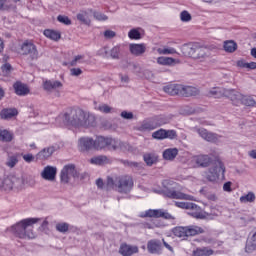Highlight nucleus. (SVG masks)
Listing matches in <instances>:
<instances>
[{
  "label": "nucleus",
  "instance_id": "obj_43",
  "mask_svg": "<svg viewBox=\"0 0 256 256\" xmlns=\"http://www.w3.org/2000/svg\"><path fill=\"white\" fill-rule=\"evenodd\" d=\"M128 37L129 39L137 41L141 39V32H139L137 29H131L128 33Z\"/></svg>",
  "mask_w": 256,
  "mask_h": 256
},
{
  "label": "nucleus",
  "instance_id": "obj_35",
  "mask_svg": "<svg viewBox=\"0 0 256 256\" xmlns=\"http://www.w3.org/2000/svg\"><path fill=\"white\" fill-rule=\"evenodd\" d=\"M76 17L83 25H91V19L89 18V12H87V10L80 11Z\"/></svg>",
  "mask_w": 256,
  "mask_h": 256
},
{
  "label": "nucleus",
  "instance_id": "obj_60",
  "mask_svg": "<svg viewBox=\"0 0 256 256\" xmlns=\"http://www.w3.org/2000/svg\"><path fill=\"white\" fill-rule=\"evenodd\" d=\"M96 185H97L98 189H103V187H105V183L103 182V179H101V178H98L96 180Z\"/></svg>",
  "mask_w": 256,
  "mask_h": 256
},
{
  "label": "nucleus",
  "instance_id": "obj_26",
  "mask_svg": "<svg viewBox=\"0 0 256 256\" xmlns=\"http://www.w3.org/2000/svg\"><path fill=\"white\" fill-rule=\"evenodd\" d=\"M63 87V83L61 81H51V80H45L43 82V89L44 91H47V93H51V91H55V89H61Z\"/></svg>",
  "mask_w": 256,
  "mask_h": 256
},
{
  "label": "nucleus",
  "instance_id": "obj_10",
  "mask_svg": "<svg viewBox=\"0 0 256 256\" xmlns=\"http://www.w3.org/2000/svg\"><path fill=\"white\" fill-rule=\"evenodd\" d=\"M21 52L22 55H28L31 61H37V59L40 57L37 46L29 40L23 42L21 45Z\"/></svg>",
  "mask_w": 256,
  "mask_h": 256
},
{
  "label": "nucleus",
  "instance_id": "obj_30",
  "mask_svg": "<svg viewBox=\"0 0 256 256\" xmlns=\"http://www.w3.org/2000/svg\"><path fill=\"white\" fill-rule=\"evenodd\" d=\"M213 253H215V251H213V249L209 248V247H198L195 250H193L192 255L193 256H211L213 255Z\"/></svg>",
  "mask_w": 256,
  "mask_h": 256
},
{
  "label": "nucleus",
  "instance_id": "obj_28",
  "mask_svg": "<svg viewBox=\"0 0 256 256\" xmlns=\"http://www.w3.org/2000/svg\"><path fill=\"white\" fill-rule=\"evenodd\" d=\"M157 63L158 65H165V66L171 67L173 65H177L181 63V60L171 58V57L160 56L157 58Z\"/></svg>",
  "mask_w": 256,
  "mask_h": 256
},
{
  "label": "nucleus",
  "instance_id": "obj_52",
  "mask_svg": "<svg viewBox=\"0 0 256 256\" xmlns=\"http://www.w3.org/2000/svg\"><path fill=\"white\" fill-rule=\"evenodd\" d=\"M22 157L26 163H33V161H35V156H33V154H24Z\"/></svg>",
  "mask_w": 256,
  "mask_h": 256
},
{
  "label": "nucleus",
  "instance_id": "obj_48",
  "mask_svg": "<svg viewBox=\"0 0 256 256\" xmlns=\"http://www.w3.org/2000/svg\"><path fill=\"white\" fill-rule=\"evenodd\" d=\"M98 110H100L101 113H111V111H113V108H111L107 104H102L98 107Z\"/></svg>",
  "mask_w": 256,
  "mask_h": 256
},
{
  "label": "nucleus",
  "instance_id": "obj_41",
  "mask_svg": "<svg viewBox=\"0 0 256 256\" xmlns=\"http://www.w3.org/2000/svg\"><path fill=\"white\" fill-rule=\"evenodd\" d=\"M157 53H159V55H175L177 50H175V48H158Z\"/></svg>",
  "mask_w": 256,
  "mask_h": 256
},
{
  "label": "nucleus",
  "instance_id": "obj_47",
  "mask_svg": "<svg viewBox=\"0 0 256 256\" xmlns=\"http://www.w3.org/2000/svg\"><path fill=\"white\" fill-rule=\"evenodd\" d=\"M57 20L59 23H63L64 25H71V19H69L67 16L59 15Z\"/></svg>",
  "mask_w": 256,
  "mask_h": 256
},
{
  "label": "nucleus",
  "instance_id": "obj_23",
  "mask_svg": "<svg viewBox=\"0 0 256 256\" xmlns=\"http://www.w3.org/2000/svg\"><path fill=\"white\" fill-rule=\"evenodd\" d=\"M41 175L46 181H55V177H57V168L46 166Z\"/></svg>",
  "mask_w": 256,
  "mask_h": 256
},
{
  "label": "nucleus",
  "instance_id": "obj_21",
  "mask_svg": "<svg viewBox=\"0 0 256 256\" xmlns=\"http://www.w3.org/2000/svg\"><path fill=\"white\" fill-rule=\"evenodd\" d=\"M192 162L196 164V167H209L211 157L209 155H196L192 158Z\"/></svg>",
  "mask_w": 256,
  "mask_h": 256
},
{
  "label": "nucleus",
  "instance_id": "obj_33",
  "mask_svg": "<svg viewBox=\"0 0 256 256\" xmlns=\"http://www.w3.org/2000/svg\"><path fill=\"white\" fill-rule=\"evenodd\" d=\"M0 115L2 119H12V117L19 115V112L16 108H6L1 111Z\"/></svg>",
  "mask_w": 256,
  "mask_h": 256
},
{
  "label": "nucleus",
  "instance_id": "obj_59",
  "mask_svg": "<svg viewBox=\"0 0 256 256\" xmlns=\"http://www.w3.org/2000/svg\"><path fill=\"white\" fill-rule=\"evenodd\" d=\"M245 249L246 253H251V251H255V245L247 243Z\"/></svg>",
  "mask_w": 256,
  "mask_h": 256
},
{
  "label": "nucleus",
  "instance_id": "obj_4",
  "mask_svg": "<svg viewBox=\"0 0 256 256\" xmlns=\"http://www.w3.org/2000/svg\"><path fill=\"white\" fill-rule=\"evenodd\" d=\"M163 91L168 95H178L179 97H196V95H199V89L196 87L182 84H168L163 87Z\"/></svg>",
  "mask_w": 256,
  "mask_h": 256
},
{
  "label": "nucleus",
  "instance_id": "obj_44",
  "mask_svg": "<svg viewBox=\"0 0 256 256\" xmlns=\"http://www.w3.org/2000/svg\"><path fill=\"white\" fill-rule=\"evenodd\" d=\"M12 69L13 67L9 63H5L4 65L1 66V71L3 75H5V77H7V75L11 73Z\"/></svg>",
  "mask_w": 256,
  "mask_h": 256
},
{
  "label": "nucleus",
  "instance_id": "obj_18",
  "mask_svg": "<svg viewBox=\"0 0 256 256\" xmlns=\"http://www.w3.org/2000/svg\"><path fill=\"white\" fill-rule=\"evenodd\" d=\"M139 253V247L135 245H129L127 243H122L119 248V254L122 256H132Z\"/></svg>",
  "mask_w": 256,
  "mask_h": 256
},
{
  "label": "nucleus",
  "instance_id": "obj_27",
  "mask_svg": "<svg viewBox=\"0 0 256 256\" xmlns=\"http://www.w3.org/2000/svg\"><path fill=\"white\" fill-rule=\"evenodd\" d=\"M197 133L200 135V137H202V139H205V141H209L210 143L217 142V134L210 133L205 128L198 129Z\"/></svg>",
  "mask_w": 256,
  "mask_h": 256
},
{
  "label": "nucleus",
  "instance_id": "obj_25",
  "mask_svg": "<svg viewBox=\"0 0 256 256\" xmlns=\"http://www.w3.org/2000/svg\"><path fill=\"white\" fill-rule=\"evenodd\" d=\"M233 105H239L240 103L242 105H245L246 107H255V99H253L250 96H243L242 94H240V97L238 99H236L235 101H232Z\"/></svg>",
  "mask_w": 256,
  "mask_h": 256
},
{
  "label": "nucleus",
  "instance_id": "obj_42",
  "mask_svg": "<svg viewBox=\"0 0 256 256\" xmlns=\"http://www.w3.org/2000/svg\"><path fill=\"white\" fill-rule=\"evenodd\" d=\"M143 160L148 167H151L153 163H155V156H153L151 153H146L143 155Z\"/></svg>",
  "mask_w": 256,
  "mask_h": 256
},
{
  "label": "nucleus",
  "instance_id": "obj_53",
  "mask_svg": "<svg viewBox=\"0 0 256 256\" xmlns=\"http://www.w3.org/2000/svg\"><path fill=\"white\" fill-rule=\"evenodd\" d=\"M117 35V33H115V31H112V30H106L104 32V37L106 39H113V37H115Z\"/></svg>",
  "mask_w": 256,
  "mask_h": 256
},
{
  "label": "nucleus",
  "instance_id": "obj_55",
  "mask_svg": "<svg viewBox=\"0 0 256 256\" xmlns=\"http://www.w3.org/2000/svg\"><path fill=\"white\" fill-rule=\"evenodd\" d=\"M121 117L123 119H133V112L122 111Z\"/></svg>",
  "mask_w": 256,
  "mask_h": 256
},
{
  "label": "nucleus",
  "instance_id": "obj_49",
  "mask_svg": "<svg viewBox=\"0 0 256 256\" xmlns=\"http://www.w3.org/2000/svg\"><path fill=\"white\" fill-rule=\"evenodd\" d=\"M181 21L187 22L191 21V14H189L186 10L182 11L180 14Z\"/></svg>",
  "mask_w": 256,
  "mask_h": 256
},
{
  "label": "nucleus",
  "instance_id": "obj_61",
  "mask_svg": "<svg viewBox=\"0 0 256 256\" xmlns=\"http://www.w3.org/2000/svg\"><path fill=\"white\" fill-rule=\"evenodd\" d=\"M246 69H251V70L256 69V62H250V63L248 62Z\"/></svg>",
  "mask_w": 256,
  "mask_h": 256
},
{
  "label": "nucleus",
  "instance_id": "obj_54",
  "mask_svg": "<svg viewBox=\"0 0 256 256\" xmlns=\"http://www.w3.org/2000/svg\"><path fill=\"white\" fill-rule=\"evenodd\" d=\"M231 185H232L231 181L224 183L223 191H225L226 193H231V191H233V189L231 188Z\"/></svg>",
  "mask_w": 256,
  "mask_h": 256
},
{
  "label": "nucleus",
  "instance_id": "obj_46",
  "mask_svg": "<svg viewBox=\"0 0 256 256\" xmlns=\"http://www.w3.org/2000/svg\"><path fill=\"white\" fill-rule=\"evenodd\" d=\"M17 163H19V160L17 159V157L12 156V157H9L6 165H7V167L13 168L17 165Z\"/></svg>",
  "mask_w": 256,
  "mask_h": 256
},
{
  "label": "nucleus",
  "instance_id": "obj_29",
  "mask_svg": "<svg viewBox=\"0 0 256 256\" xmlns=\"http://www.w3.org/2000/svg\"><path fill=\"white\" fill-rule=\"evenodd\" d=\"M55 151L54 147H48V148H44L43 150H41L37 155V159H39L40 161H45L46 159H49V157H51V155H53Z\"/></svg>",
  "mask_w": 256,
  "mask_h": 256
},
{
  "label": "nucleus",
  "instance_id": "obj_1",
  "mask_svg": "<svg viewBox=\"0 0 256 256\" xmlns=\"http://www.w3.org/2000/svg\"><path fill=\"white\" fill-rule=\"evenodd\" d=\"M64 125L72 127H93L95 118L87 117V114L81 108H69L63 115Z\"/></svg>",
  "mask_w": 256,
  "mask_h": 256
},
{
  "label": "nucleus",
  "instance_id": "obj_39",
  "mask_svg": "<svg viewBox=\"0 0 256 256\" xmlns=\"http://www.w3.org/2000/svg\"><path fill=\"white\" fill-rule=\"evenodd\" d=\"M56 231H58V233H67V231H69V223H66V222L57 223Z\"/></svg>",
  "mask_w": 256,
  "mask_h": 256
},
{
  "label": "nucleus",
  "instance_id": "obj_40",
  "mask_svg": "<svg viewBox=\"0 0 256 256\" xmlns=\"http://www.w3.org/2000/svg\"><path fill=\"white\" fill-rule=\"evenodd\" d=\"M121 55V45H116L110 50V56L112 59H119Z\"/></svg>",
  "mask_w": 256,
  "mask_h": 256
},
{
  "label": "nucleus",
  "instance_id": "obj_32",
  "mask_svg": "<svg viewBox=\"0 0 256 256\" xmlns=\"http://www.w3.org/2000/svg\"><path fill=\"white\" fill-rule=\"evenodd\" d=\"M177 155H179V150L177 148H168L163 152V158L166 161H173Z\"/></svg>",
  "mask_w": 256,
  "mask_h": 256
},
{
  "label": "nucleus",
  "instance_id": "obj_16",
  "mask_svg": "<svg viewBox=\"0 0 256 256\" xmlns=\"http://www.w3.org/2000/svg\"><path fill=\"white\" fill-rule=\"evenodd\" d=\"M147 250L152 255H161L163 253V246L161 241L157 239L149 240L147 243Z\"/></svg>",
  "mask_w": 256,
  "mask_h": 256
},
{
  "label": "nucleus",
  "instance_id": "obj_58",
  "mask_svg": "<svg viewBox=\"0 0 256 256\" xmlns=\"http://www.w3.org/2000/svg\"><path fill=\"white\" fill-rule=\"evenodd\" d=\"M162 243H163L164 247H165L166 249H168V251H170L171 253H174L173 246L169 245V243H167V242L165 241V239H162Z\"/></svg>",
  "mask_w": 256,
  "mask_h": 256
},
{
  "label": "nucleus",
  "instance_id": "obj_36",
  "mask_svg": "<svg viewBox=\"0 0 256 256\" xmlns=\"http://www.w3.org/2000/svg\"><path fill=\"white\" fill-rule=\"evenodd\" d=\"M44 35L52 41H59L61 39V32L51 29L44 30Z\"/></svg>",
  "mask_w": 256,
  "mask_h": 256
},
{
  "label": "nucleus",
  "instance_id": "obj_51",
  "mask_svg": "<svg viewBox=\"0 0 256 256\" xmlns=\"http://www.w3.org/2000/svg\"><path fill=\"white\" fill-rule=\"evenodd\" d=\"M83 57H84L83 55L75 56L74 59L68 63V65H70V67H75L77 65V62L81 61V59H83Z\"/></svg>",
  "mask_w": 256,
  "mask_h": 256
},
{
  "label": "nucleus",
  "instance_id": "obj_3",
  "mask_svg": "<svg viewBox=\"0 0 256 256\" xmlns=\"http://www.w3.org/2000/svg\"><path fill=\"white\" fill-rule=\"evenodd\" d=\"M39 221V218H26L12 226V233L18 239H35L33 225Z\"/></svg>",
  "mask_w": 256,
  "mask_h": 256
},
{
  "label": "nucleus",
  "instance_id": "obj_14",
  "mask_svg": "<svg viewBox=\"0 0 256 256\" xmlns=\"http://www.w3.org/2000/svg\"><path fill=\"white\" fill-rule=\"evenodd\" d=\"M91 149H95V140L90 137H82L78 140V150L81 153H85V151H91Z\"/></svg>",
  "mask_w": 256,
  "mask_h": 256
},
{
  "label": "nucleus",
  "instance_id": "obj_12",
  "mask_svg": "<svg viewBox=\"0 0 256 256\" xmlns=\"http://www.w3.org/2000/svg\"><path fill=\"white\" fill-rule=\"evenodd\" d=\"M164 194L169 199H180L183 201H194L195 199V197L192 195L185 194L181 191H176L174 189H169V188H166V190H164Z\"/></svg>",
  "mask_w": 256,
  "mask_h": 256
},
{
  "label": "nucleus",
  "instance_id": "obj_63",
  "mask_svg": "<svg viewBox=\"0 0 256 256\" xmlns=\"http://www.w3.org/2000/svg\"><path fill=\"white\" fill-rule=\"evenodd\" d=\"M250 157H252V159H256V150H252L249 152Z\"/></svg>",
  "mask_w": 256,
  "mask_h": 256
},
{
  "label": "nucleus",
  "instance_id": "obj_62",
  "mask_svg": "<svg viewBox=\"0 0 256 256\" xmlns=\"http://www.w3.org/2000/svg\"><path fill=\"white\" fill-rule=\"evenodd\" d=\"M5 49V42L0 38V53H3Z\"/></svg>",
  "mask_w": 256,
  "mask_h": 256
},
{
  "label": "nucleus",
  "instance_id": "obj_22",
  "mask_svg": "<svg viewBox=\"0 0 256 256\" xmlns=\"http://www.w3.org/2000/svg\"><path fill=\"white\" fill-rule=\"evenodd\" d=\"M129 51L132 55H135V57H139L143 55L145 51H147V45H145V43H142V44L132 43L129 45Z\"/></svg>",
  "mask_w": 256,
  "mask_h": 256
},
{
  "label": "nucleus",
  "instance_id": "obj_20",
  "mask_svg": "<svg viewBox=\"0 0 256 256\" xmlns=\"http://www.w3.org/2000/svg\"><path fill=\"white\" fill-rule=\"evenodd\" d=\"M13 89L14 93L19 97H25V95H29L30 93L29 86L20 81L13 84Z\"/></svg>",
  "mask_w": 256,
  "mask_h": 256
},
{
  "label": "nucleus",
  "instance_id": "obj_45",
  "mask_svg": "<svg viewBox=\"0 0 256 256\" xmlns=\"http://www.w3.org/2000/svg\"><path fill=\"white\" fill-rule=\"evenodd\" d=\"M93 17L96 19V21H107V19H109L107 15L101 12H93Z\"/></svg>",
  "mask_w": 256,
  "mask_h": 256
},
{
  "label": "nucleus",
  "instance_id": "obj_9",
  "mask_svg": "<svg viewBox=\"0 0 256 256\" xmlns=\"http://www.w3.org/2000/svg\"><path fill=\"white\" fill-rule=\"evenodd\" d=\"M208 97H214V99H221V97H227L231 101H237L241 97V93L235 90H227L221 87H214L208 92Z\"/></svg>",
  "mask_w": 256,
  "mask_h": 256
},
{
  "label": "nucleus",
  "instance_id": "obj_57",
  "mask_svg": "<svg viewBox=\"0 0 256 256\" xmlns=\"http://www.w3.org/2000/svg\"><path fill=\"white\" fill-rule=\"evenodd\" d=\"M247 63L245 60H238L237 61V67H241L242 69H247Z\"/></svg>",
  "mask_w": 256,
  "mask_h": 256
},
{
  "label": "nucleus",
  "instance_id": "obj_7",
  "mask_svg": "<svg viewBox=\"0 0 256 256\" xmlns=\"http://www.w3.org/2000/svg\"><path fill=\"white\" fill-rule=\"evenodd\" d=\"M183 53L191 59L203 61L207 59V48L199 45V43L188 44L183 47Z\"/></svg>",
  "mask_w": 256,
  "mask_h": 256
},
{
  "label": "nucleus",
  "instance_id": "obj_15",
  "mask_svg": "<svg viewBox=\"0 0 256 256\" xmlns=\"http://www.w3.org/2000/svg\"><path fill=\"white\" fill-rule=\"evenodd\" d=\"M144 217H150L154 219H159L162 217V219H173V216L169 214L168 212H164L161 209H149L145 212Z\"/></svg>",
  "mask_w": 256,
  "mask_h": 256
},
{
  "label": "nucleus",
  "instance_id": "obj_50",
  "mask_svg": "<svg viewBox=\"0 0 256 256\" xmlns=\"http://www.w3.org/2000/svg\"><path fill=\"white\" fill-rule=\"evenodd\" d=\"M83 74V70L81 68H72L70 69V75L72 77H79V75Z\"/></svg>",
  "mask_w": 256,
  "mask_h": 256
},
{
  "label": "nucleus",
  "instance_id": "obj_19",
  "mask_svg": "<svg viewBox=\"0 0 256 256\" xmlns=\"http://www.w3.org/2000/svg\"><path fill=\"white\" fill-rule=\"evenodd\" d=\"M190 209L192 211L190 212L191 217H194V219H207L209 217V213L205 212L201 207L197 206L194 203L190 204Z\"/></svg>",
  "mask_w": 256,
  "mask_h": 256
},
{
  "label": "nucleus",
  "instance_id": "obj_31",
  "mask_svg": "<svg viewBox=\"0 0 256 256\" xmlns=\"http://www.w3.org/2000/svg\"><path fill=\"white\" fill-rule=\"evenodd\" d=\"M90 163L92 165H109L111 163V159H109L107 156H95L90 159Z\"/></svg>",
  "mask_w": 256,
  "mask_h": 256
},
{
  "label": "nucleus",
  "instance_id": "obj_17",
  "mask_svg": "<svg viewBox=\"0 0 256 256\" xmlns=\"http://www.w3.org/2000/svg\"><path fill=\"white\" fill-rule=\"evenodd\" d=\"M161 127V124L157 123V118H149L144 120L138 127V131H153Z\"/></svg>",
  "mask_w": 256,
  "mask_h": 256
},
{
  "label": "nucleus",
  "instance_id": "obj_24",
  "mask_svg": "<svg viewBox=\"0 0 256 256\" xmlns=\"http://www.w3.org/2000/svg\"><path fill=\"white\" fill-rule=\"evenodd\" d=\"M17 183V177L15 176H7L3 179L1 189L2 191H13V187Z\"/></svg>",
  "mask_w": 256,
  "mask_h": 256
},
{
  "label": "nucleus",
  "instance_id": "obj_37",
  "mask_svg": "<svg viewBox=\"0 0 256 256\" xmlns=\"http://www.w3.org/2000/svg\"><path fill=\"white\" fill-rule=\"evenodd\" d=\"M0 141L10 143V141H13V133L8 130H0Z\"/></svg>",
  "mask_w": 256,
  "mask_h": 256
},
{
  "label": "nucleus",
  "instance_id": "obj_8",
  "mask_svg": "<svg viewBox=\"0 0 256 256\" xmlns=\"http://www.w3.org/2000/svg\"><path fill=\"white\" fill-rule=\"evenodd\" d=\"M206 179L212 183H217L219 179H221V181H225V164H223L219 159L216 160L215 165L209 169Z\"/></svg>",
  "mask_w": 256,
  "mask_h": 256
},
{
  "label": "nucleus",
  "instance_id": "obj_64",
  "mask_svg": "<svg viewBox=\"0 0 256 256\" xmlns=\"http://www.w3.org/2000/svg\"><path fill=\"white\" fill-rule=\"evenodd\" d=\"M251 55L256 59V48L251 49Z\"/></svg>",
  "mask_w": 256,
  "mask_h": 256
},
{
  "label": "nucleus",
  "instance_id": "obj_34",
  "mask_svg": "<svg viewBox=\"0 0 256 256\" xmlns=\"http://www.w3.org/2000/svg\"><path fill=\"white\" fill-rule=\"evenodd\" d=\"M237 47V44L233 40H226L223 43V49L226 53H235Z\"/></svg>",
  "mask_w": 256,
  "mask_h": 256
},
{
  "label": "nucleus",
  "instance_id": "obj_6",
  "mask_svg": "<svg viewBox=\"0 0 256 256\" xmlns=\"http://www.w3.org/2000/svg\"><path fill=\"white\" fill-rule=\"evenodd\" d=\"M122 147H123V143L113 138L98 136L94 140V149H96V151H101V149H109L110 151H117V149H121Z\"/></svg>",
  "mask_w": 256,
  "mask_h": 256
},
{
  "label": "nucleus",
  "instance_id": "obj_13",
  "mask_svg": "<svg viewBox=\"0 0 256 256\" xmlns=\"http://www.w3.org/2000/svg\"><path fill=\"white\" fill-rule=\"evenodd\" d=\"M77 170L75 169V165L68 164L63 167L60 174V179L62 183H69V177H76Z\"/></svg>",
  "mask_w": 256,
  "mask_h": 256
},
{
  "label": "nucleus",
  "instance_id": "obj_5",
  "mask_svg": "<svg viewBox=\"0 0 256 256\" xmlns=\"http://www.w3.org/2000/svg\"><path fill=\"white\" fill-rule=\"evenodd\" d=\"M203 233H205V228L197 225L176 226L172 229L174 237L181 239V241H187L189 237H197Z\"/></svg>",
  "mask_w": 256,
  "mask_h": 256
},
{
  "label": "nucleus",
  "instance_id": "obj_2",
  "mask_svg": "<svg viewBox=\"0 0 256 256\" xmlns=\"http://www.w3.org/2000/svg\"><path fill=\"white\" fill-rule=\"evenodd\" d=\"M133 187H135V180H133V176L129 174L116 176L115 179L108 176L106 179V191L116 189L118 193L129 195V193L133 191Z\"/></svg>",
  "mask_w": 256,
  "mask_h": 256
},
{
  "label": "nucleus",
  "instance_id": "obj_56",
  "mask_svg": "<svg viewBox=\"0 0 256 256\" xmlns=\"http://www.w3.org/2000/svg\"><path fill=\"white\" fill-rule=\"evenodd\" d=\"M177 207H180V209H191V204H187L185 202H178L176 203Z\"/></svg>",
  "mask_w": 256,
  "mask_h": 256
},
{
  "label": "nucleus",
  "instance_id": "obj_38",
  "mask_svg": "<svg viewBox=\"0 0 256 256\" xmlns=\"http://www.w3.org/2000/svg\"><path fill=\"white\" fill-rule=\"evenodd\" d=\"M255 193L248 192L246 195L240 197V203H255Z\"/></svg>",
  "mask_w": 256,
  "mask_h": 256
},
{
  "label": "nucleus",
  "instance_id": "obj_11",
  "mask_svg": "<svg viewBox=\"0 0 256 256\" xmlns=\"http://www.w3.org/2000/svg\"><path fill=\"white\" fill-rule=\"evenodd\" d=\"M177 137V130H165L160 128L152 133V139H156L157 141H163L164 139L173 141V139H177Z\"/></svg>",
  "mask_w": 256,
  "mask_h": 256
}]
</instances>
